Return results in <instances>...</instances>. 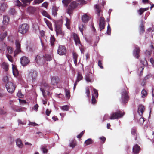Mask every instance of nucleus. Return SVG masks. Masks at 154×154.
Here are the masks:
<instances>
[{"label":"nucleus","mask_w":154,"mask_h":154,"mask_svg":"<svg viewBox=\"0 0 154 154\" xmlns=\"http://www.w3.org/2000/svg\"><path fill=\"white\" fill-rule=\"evenodd\" d=\"M17 95V96L20 98H22L23 97V95L22 94L21 92L20 91H18Z\"/></svg>","instance_id":"obj_57"},{"label":"nucleus","mask_w":154,"mask_h":154,"mask_svg":"<svg viewBox=\"0 0 154 154\" xmlns=\"http://www.w3.org/2000/svg\"><path fill=\"white\" fill-rule=\"evenodd\" d=\"M86 94L87 95V97H88L90 94V91L89 88L88 87L86 88Z\"/></svg>","instance_id":"obj_53"},{"label":"nucleus","mask_w":154,"mask_h":154,"mask_svg":"<svg viewBox=\"0 0 154 154\" xmlns=\"http://www.w3.org/2000/svg\"><path fill=\"white\" fill-rule=\"evenodd\" d=\"M93 91H94V94L95 95V96L97 97L98 96V93L97 90H96V89L94 88L93 89Z\"/></svg>","instance_id":"obj_60"},{"label":"nucleus","mask_w":154,"mask_h":154,"mask_svg":"<svg viewBox=\"0 0 154 154\" xmlns=\"http://www.w3.org/2000/svg\"><path fill=\"white\" fill-rule=\"evenodd\" d=\"M8 140L9 141L10 144H12L14 141V138L12 136H10L8 137Z\"/></svg>","instance_id":"obj_42"},{"label":"nucleus","mask_w":154,"mask_h":154,"mask_svg":"<svg viewBox=\"0 0 154 154\" xmlns=\"http://www.w3.org/2000/svg\"><path fill=\"white\" fill-rule=\"evenodd\" d=\"M65 92L66 97L68 99H69L70 97V92L68 90L65 89Z\"/></svg>","instance_id":"obj_36"},{"label":"nucleus","mask_w":154,"mask_h":154,"mask_svg":"<svg viewBox=\"0 0 154 154\" xmlns=\"http://www.w3.org/2000/svg\"><path fill=\"white\" fill-rule=\"evenodd\" d=\"M92 104H94L96 102V100L94 96L93 95H92Z\"/></svg>","instance_id":"obj_50"},{"label":"nucleus","mask_w":154,"mask_h":154,"mask_svg":"<svg viewBox=\"0 0 154 154\" xmlns=\"http://www.w3.org/2000/svg\"><path fill=\"white\" fill-rule=\"evenodd\" d=\"M7 50L8 51V53L9 54H11L13 53V50L12 48L11 47H8L7 48Z\"/></svg>","instance_id":"obj_44"},{"label":"nucleus","mask_w":154,"mask_h":154,"mask_svg":"<svg viewBox=\"0 0 154 154\" xmlns=\"http://www.w3.org/2000/svg\"><path fill=\"white\" fill-rule=\"evenodd\" d=\"M82 21L86 23L89 20V17L86 14H85L82 16Z\"/></svg>","instance_id":"obj_20"},{"label":"nucleus","mask_w":154,"mask_h":154,"mask_svg":"<svg viewBox=\"0 0 154 154\" xmlns=\"http://www.w3.org/2000/svg\"><path fill=\"white\" fill-rule=\"evenodd\" d=\"M98 66H100V67L101 68V69H103V66H102V63H101V61H100V60H99L98 61Z\"/></svg>","instance_id":"obj_64"},{"label":"nucleus","mask_w":154,"mask_h":154,"mask_svg":"<svg viewBox=\"0 0 154 154\" xmlns=\"http://www.w3.org/2000/svg\"><path fill=\"white\" fill-rule=\"evenodd\" d=\"M33 0H21V2L23 3L22 4L19 0H16L15 1V5L18 7H24L26 5H28L30 3V2Z\"/></svg>","instance_id":"obj_4"},{"label":"nucleus","mask_w":154,"mask_h":154,"mask_svg":"<svg viewBox=\"0 0 154 154\" xmlns=\"http://www.w3.org/2000/svg\"><path fill=\"white\" fill-rule=\"evenodd\" d=\"M55 30L57 35L59 34L62 35L63 34L62 31L60 26L58 25H57L55 26Z\"/></svg>","instance_id":"obj_17"},{"label":"nucleus","mask_w":154,"mask_h":154,"mask_svg":"<svg viewBox=\"0 0 154 154\" xmlns=\"http://www.w3.org/2000/svg\"><path fill=\"white\" fill-rule=\"evenodd\" d=\"M124 114V113L121 111L113 112L111 114L110 119L111 120L115 119L121 118Z\"/></svg>","instance_id":"obj_2"},{"label":"nucleus","mask_w":154,"mask_h":154,"mask_svg":"<svg viewBox=\"0 0 154 154\" xmlns=\"http://www.w3.org/2000/svg\"><path fill=\"white\" fill-rule=\"evenodd\" d=\"M38 104H36L32 108L33 110H35L36 112L38 110Z\"/></svg>","instance_id":"obj_56"},{"label":"nucleus","mask_w":154,"mask_h":154,"mask_svg":"<svg viewBox=\"0 0 154 154\" xmlns=\"http://www.w3.org/2000/svg\"><path fill=\"white\" fill-rule=\"evenodd\" d=\"M133 152L135 154H138L140 150V148L137 144L135 145L133 147Z\"/></svg>","instance_id":"obj_18"},{"label":"nucleus","mask_w":154,"mask_h":154,"mask_svg":"<svg viewBox=\"0 0 154 154\" xmlns=\"http://www.w3.org/2000/svg\"><path fill=\"white\" fill-rule=\"evenodd\" d=\"M85 143L87 145H88L90 144H91L92 143V140L91 139H88L86 140L85 141Z\"/></svg>","instance_id":"obj_41"},{"label":"nucleus","mask_w":154,"mask_h":154,"mask_svg":"<svg viewBox=\"0 0 154 154\" xmlns=\"http://www.w3.org/2000/svg\"><path fill=\"white\" fill-rule=\"evenodd\" d=\"M95 8L97 11V13L98 16H100V13L101 11L100 7L98 5H96Z\"/></svg>","instance_id":"obj_28"},{"label":"nucleus","mask_w":154,"mask_h":154,"mask_svg":"<svg viewBox=\"0 0 154 154\" xmlns=\"http://www.w3.org/2000/svg\"><path fill=\"white\" fill-rule=\"evenodd\" d=\"M48 5V3L45 2L42 4V7H44L45 8H47Z\"/></svg>","instance_id":"obj_59"},{"label":"nucleus","mask_w":154,"mask_h":154,"mask_svg":"<svg viewBox=\"0 0 154 154\" xmlns=\"http://www.w3.org/2000/svg\"><path fill=\"white\" fill-rule=\"evenodd\" d=\"M44 20L49 28L51 30H52L53 29L52 27L51 23L47 20L46 18H44Z\"/></svg>","instance_id":"obj_23"},{"label":"nucleus","mask_w":154,"mask_h":154,"mask_svg":"<svg viewBox=\"0 0 154 154\" xmlns=\"http://www.w3.org/2000/svg\"><path fill=\"white\" fill-rule=\"evenodd\" d=\"M79 28L80 32L83 34V30L85 28L84 25H83V24H80L79 26Z\"/></svg>","instance_id":"obj_39"},{"label":"nucleus","mask_w":154,"mask_h":154,"mask_svg":"<svg viewBox=\"0 0 154 154\" xmlns=\"http://www.w3.org/2000/svg\"><path fill=\"white\" fill-rule=\"evenodd\" d=\"M149 8H141L138 10V12L140 15H141L145 11L148 10Z\"/></svg>","instance_id":"obj_24"},{"label":"nucleus","mask_w":154,"mask_h":154,"mask_svg":"<svg viewBox=\"0 0 154 154\" xmlns=\"http://www.w3.org/2000/svg\"><path fill=\"white\" fill-rule=\"evenodd\" d=\"M66 23L65 24V25L67 28H69V25L70 23V20L69 19L67 18H66Z\"/></svg>","instance_id":"obj_40"},{"label":"nucleus","mask_w":154,"mask_h":154,"mask_svg":"<svg viewBox=\"0 0 154 154\" xmlns=\"http://www.w3.org/2000/svg\"><path fill=\"white\" fill-rule=\"evenodd\" d=\"M58 11L57 8L54 6L52 7V14L54 16H56L57 14V11Z\"/></svg>","instance_id":"obj_22"},{"label":"nucleus","mask_w":154,"mask_h":154,"mask_svg":"<svg viewBox=\"0 0 154 154\" xmlns=\"http://www.w3.org/2000/svg\"><path fill=\"white\" fill-rule=\"evenodd\" d=\"M141 97L142 98H144L146 97L147 94V92L146 90L144 89H143L141 91Z\"/></svg>","instance_id":"obj_31"},{"label":"nucleus","mask_w":154,"mask_h":154,"mask_svg":"<svg viewBox=\"0 0 154 154\" xmlns=\"http://www.w3.org/2000/svg\"><path fill=\"white\" fill-rule=\"evenodd\" d=\"M144 119L142 117H141L139 120V123L141 124H143L144 122Z\"/></svg>","instance_id":"obj_51"},{"label":"nucleus","mask_w":154,"mask_h":154,"mask_svg":"<svg viewBox=\"0 0 154 154\" xmlns=\"http://www.w3.org/2000/svg\"><path fill=\"white\" fill-rule=\"evenodd\" d=\"M143 27V24H142L140 27V34L143 33L144 31V29Z\"/></svg>","instance_id":"obj_46"},{"label":"nucleus","mask_w":154,"mask_h":154,"mask_svg":"<svg viewBox=\"0 0 154 154\" xmlns=\"http://www.w3.org/2000/svg\"><path fill=\"white\" fill-rule=\"evenodd\" d=\"M9 12L12 15H14L15 13V10L14 8L11 9L10 10Z\"/></svg>","instance_id":"obj_49"},{"label":"nucleus","mask_w":154,"mask_h":154,"mask_svg":"<svg viewBox=\"0 0 154 154\" xmlns=\"http://www.w3.org/2000/svg\"><path fill=\"white\" fill-rule=\"evenodd\" d=\"M10 19L9 17L7 15H4L3 16V23L4 24L7 25L9 23Z\"/></svg>","instance_id":"obj_15"},{"label":"nucleus","mask_w":154,"mask_h":154,"mask_svg":"<svg viewBox=\"0 0 154 154\" xmlns=\"http://www.w3.org/2000/svg\"><path fill=\"white\" fill-rule=\"evenodd\" d=\"M76 145V142L75 140H73L70 143L69 145L70 147L74 148Z\"/></svg>","instance_id":"obj_35"},{"label":"nucleus","mask_w":154,"mask_h":154,"mask_svg":"<svg viewBox=\"0 0 154 154\" xmlns=\"http://www.w3.org/2000/svg\"><path fill=\"white\" fill-rule=\"evenodd\" d=\"M61 108L63 110L68 111L69 110V106L67 105H65L62 106Z\"/></svg>","instance_id":"obj_43"},{"label":"nucleus","mask_w":154,"mask_h":154,"mask_svg":"<svg viewBox=\"0 0 154 154\" xmlns=\"http://www.w3.org/2000/svg\"><path fill=\"white\" fill-rule=\"evenodd\" d=\"M131 134L133 135H136V130L134 129H132L131 131Z\"/></svg>","instance_id":"obj_55"},{"label":"nucleus","mask_w":154,"mask_h":154,"mask_svg":"<svg viewBox=\"0 0 154 154\" xmlns=\"http://www.w3.org/2000/svg\"><path fill=\"white\" fill-rule=\"evenodd\" d=\"M140 50L139 48L136 47L133 51V55L137 58H138L139 57Z\"/></svg>","instance_id":"obj_14"},{"label":"nucleus","mask_w":154,"mask_h":154,"mask_svg":"<svg viewBox=\"0 0 154 154\" xmlns=\"http://www.w3.org/2000/svg\"><path fill=\"white\" fill-rule=\"evenodd\" d=\"M29 26L26 24H23L19 27V32L22 34L26 33L28 31Z\"/></svg>","instance_id":"obj_5"},{"label":"nucleus","mask_w":154,"mask_h":154,"mask_svg":"<svg viewBox=\"0 0 154 154\" xmlns=\"http://www.w3.org/2000/svg\"><path fill=\"white\" fill-rule=\"evenodd\" d=\"M37 76V72L35 70H31L28 73L27 78L29 80L33 81L35 80Z\"/></svg>","instance_id":"obj_6"},{"label":"nucleus","mask_w":154,"mask_h":154,"mask_svg":"<svg viewBox=\"0 0 154 154\" xmlns=\"http://www.w3.org/2000/svg\"><path fill=\"white\" fill-rule=\"evenodd\" d=\"M85 79L86 81L88 82H91V80L90 78L89 74H88L85 75Z\"/></svg>","instance_id":"obj_37"},{"label":"nucleus","mask_w":154,"mask_h":154,"mask_svg":"<svg viewBox=\"0 0 154 154\" xmlns=\"http://www.w3.org/2000/svg\"><path fill=\"white\" fill-rule=\"evenodd\" d=\"M2 68L5 69V71H7L8 69V65L5 63H3L2 64Z\"/></svg>","instance_id":"obj_30"},{"label":"nucleus","mask_w":154,"mask_h":154,"mask_svg":"<svg viewBox=\"0 0 154 154\" xmlns=\"http://www.w3.org/2000/svg\"><path fill=\"white\" fill-rule=\"evenodd\" d=\"M41 150L44 153H46L48 151L46 149L43 147H41Z\"/></svg>","instance_id":"obj_54"},{"label":"nucleus","mask_w":154,"mask_h":154,"mask_svg":"<svg viewBox=\"0 0 154 154\" xmlns=\"http://www.w3.org/2000/svg\"><path fill=\"white\" fill-rule=\"evenodd\" d=\"M55 39L54 36L51 35V37L50 39V42L51 46H53L54 45V42H55Z\"/></svg>","instance_id":"obj_33"},{"label":"nucleus","mask_w":154,"mask_h":154,"mask_svg":"<svg viewBox=\"0 0 154 154\" xmlns=\"http://www.w3.org/2000/svg\"><path fill=\"white\" fill-rule=\"evenodd\" d=\"M6 87L8 92L12 93L15 89V87L11 82H9L6 85Z\"/></svg>","instance_id":"obj_8"},{"label":"nucleus","mask_w":154,"mask_h":154,"mask_svg":"<svg viewBox=\"0 0 154 154\" xmlns=\"http://www.w3.org/2000/svg\"><path fill=\"white\" fill-rule=\"evenodd\" d=\"M12 68H13V72L14 75L15 76H17L18 74V72H17V70L16 69H14L13 66Z\"/></svg>","instance_id":"obj_48"},{"label":"nucleus","mask_w":154,"mask_h":154,"mask_svg":"<svg viewBox=\"0 0 154 154\" xmlns=\"http://www.w3.org/2000/svg\"><path fill=\"white\" fill-rule=\"evenodd\" d=\"M73 57L74 60L77 59V55L75 53H73Z\"/></svg>","instance_id":"obj_58"},{"label":"nucleus","mask_w":154,"mask_h":154,"mask_svg":"<svg viewBox=\"0 0 154 154\" xmlns=\"http://www.w3.org/2000/svg\"><path fill=\"white\" fill-rule=\"evenodd\" d=\"M42 15L45 16L49 19H51L50 16L48 14L47 12L45 11H42Z\"/></svg>","instance_id":"obj_32"},{"label":"nucleus","mask_w":154,"mask_h":154,"mask_svg":"<svg viewBox=\"0 0 154 154\" xmlns=\"http://www.w3.org/2000/svg\"><path fill=\"white\" fill-rule=\"evenodd\" d=\"M145 109V108L143 105H140L138 106L137 112L140 116H141L142 115Z\"/></svg>","instance_id":"obj_13"},{"label":"nucleus","mask_w":154,"mask_h":154,"mask_svg":"<svg viewBox=\"0 0 154 154\" xmlns=\"http://www.w3.org/2000/svg\"><path fill=\"white\" fill-rule=\"evenodd\" d=\"M29 60L26 57H23L20 59L21 64L23 66L27 65L29 63Z\"/></svg>","instance_id":"obj_10"},{"label":"nucleus","mask_w":154,"mask_h":154,"mask_svg":"<svg viewBox=\"0 0 154 154\" xmlns=\"http://www.w3.org/2000/svg\"><path fill=\"white\" fill-rule=\"evenodd\" d=\"M105 22L104 18L102 17H100L99 20V26L100 30L101 31L105 27Z\"/></svg>","instance_id":"obj_11"},{"label":"nucleus","mask_w":154,"mask_h":154,"mask_svg":"<svg viewBox=\"0 0 154 154\" xmlns=\"http://www.w3.org/2000/svg\"><path fill=\"white\" fill-rule=\"evenodd\" d=\"M82 78L83 77L81 74L80 72H78L76 80L79 82L82 79Z\"/></svg>","instance_id":"obj_34"},{"label":"nucleus","mask_w":154,"mask_h":154,"mask_svg":"<svg viewBox=\"0 0 154 154\" xmlns=\"http://www.w3.org/2000/svg\"><path fill=\"white\" fill-rule=\"evenodd\" d=\"M51 111H49V109H47L46 111V114L48 116H49L51 113Z\"/></svg>","instance_id":"obj_63"},{"label":"nucleus","mask_w":154,"mask_h":154,"mask_svg":"<svg viewBox=\"0 0 154 154\" xmlns=\"http://www.w3.org/2000/svg\"><path fill=\"white\" fill-rule=\"evenodd\" d=\"M74 40L76 44H80V41L77 35L75 34L73 35Z\"/></svg>","instance_id":"obj_26"},{"label":"nucleus","mask_w":154,"mask_h":154,"mask_svg":"<svg viewBox=\"0 0 154 154\" xmlns=\"http://www.w3.org/2000/svg\"><path fill=\"white\" fill-rule=\"evenodd\" d=\"M77 2L75 1L71 2L69 5L66 10L67 13L69 15L72 13L73 10L75 8L78 4H83L85 3L84 0H77Z\"/></svg>","instance_id":"obj_1"},{"label":"nucleus","mask_w":154,"mask_h":154,"mask_svg":"<svg viewBox=\"0 0 154 154\" xmlns=\"http://www.w3.org/2000/svg\"><path fill=\"white\" fill-rule=\"evenodd\" d=\"M40 90L42 93L43 97L45 98L47 95H49L50 94V93L49 91H45V90L42 88H40Z\"/></svg>","instance_id":"obj_21"},{"label":"nucleus","mask_w":154,"mask_h":154,"mask_svg":"<svg viewBox=\"0 0 154 154\" xmlns=\"http://www.w3.org/2000/svg\"><path fill=\"white\" fill-rule=\"evenodd\" d=\"M84 134V132L83 131L79 135H78L77 136V137L79 138H80Z\"/></svg>","instance_id":"obj_61"},{"label":"nucleus","mask_w":154,"mask_h":154,"mask_svg":"<svg viewBox=\"0 0 154 154\" xmlns=\"http://www.w3.org/2000/svg\"><path fill=\"white\" fill-rule=\"evenodd\" d=\"M57 53L58 54L61 55L66 54V48L63 46H59L57 50Z\"/></svg>","instance_id":"obj_9"},{"label":"nucleus","mask_w":154,"mask_h":154,"mask_svg":"<svg viewBox=\"0 0 154 154\" xmlns=\"http://www.w3.org/2000/svg\"><path fill=\"white\" fill-rule=\"evenodd\" d=\"M19 124L24 125L26 123V122L25 121H22L20 119H18V120Z\"/></svg>","instance_id":"obj_52"},{"label":"nucleus","mask_w":154,"mask_h":154,"mask_svg":"<svg viewBox=\"0 0 154 154\" xmlns=\"http://www.w3.org/2000/svg\"><path fill=\"white\" fill-rule=\"evenodd\" d=\"M35 60L36 63L38 64H41L43 63V61L44 60V56L42 57L38 55L36 58Z\"/></svg>","instance_id":"obj_12"},{"label":"nucleus","mask_w":154,"mask_h":154,"mask_svg":"<svg viewBox=\"0 0 154 154\" xmlns=\"http://www.w3.org/2000/svg\"><path fill=\"white\" fill-rule=\"evenodd\" d=\"M44 0H35L33 3V4H39L42 3Z\"/></svg>","instance_id":"obj_45"},{"label":"nucleus","mask_w":154,"mask_h":154,"mask_svg":"<svg viewBox=\"0 0 154 154\" xmlns=\"http://www.w3.org/2000/svg\"><path fill=\"white\" fill-rule=\"evenodd\" d=\"M59 79L57 77H53L51 80V84L52 85H55L57 84L59 81Z\"/></svg>","instance_id":"obj_16"},{"label":"nucleus","mask_w":154,"mask_h":154,"mask_svg":"<svg viewBox=\"0 0 154 154\" xmlns=\"http://www.w3.org/2000/svg\"><path fill=\"white\" fill-rule=\"evenodd\" d=\"M7 8V5L5 3L0 4V10L2 11L5 10Z\"/></svg>","instance_id":"obj_27"},{"label":"nucleus","mask_w":154,"mask_h":154,"mask_svg":"<svg viewBox=\"0 0 154 154\" xmlns=\"http://www.w3.org/2000/svg\"><path fill=\"white\" fill-rule=\"evenodd\" d=\"M16 143L17 146L20 148H22L23 146V144L22 143L21 140L20 139H17L16 140Z\"/></svg>","instance_id":"obj_19"},{"label":"nucleus","mask_w":154,"mask_h":154,"mask_svg":"<svg viewBox=\"0 0 154 154\" xmlns=\"http://www.w3.org/2000/svg\"><path fill=\"white\" fill-rule=\"evenodd\" d=\"M15 44L16 49L14 52V57H15L18 54L22 52L21 50V45L19 40H16Z\"/></svg>","instance_id":"obj_7"},{"label":"nucleus","mask_w":154,"mask_h":154,"mask_svg":"<svg viewBox=\"0 0 154 154\" xmlns=\"http://www.w3.org/2000/svg\"><path fill=\"white\" fill-rule=\"evenodd\" d=\"M129 97L126 90L124 89L121 92V101L123 103H127Z\"/></svg>","instance_id":"obj_3"},{"label":"nucleus","mask_w":154,"mask_h":154,"mask_svg":"<svg viewBox=\"0 0 154 154\" xmlns=\"http://www.w3.org/2000/svg\"><path fill=\"white\" fill-rule=\"evenodd\" d=\"M7 33L6 32H3L1 33L0 35V39L1 40H3L7 36Z\"/></svg>","instance_id":"obj_25"},{"label":"nucleus","mask_w":154,"mask_h":154,"mask_svg":"<svg viewBox=\"0 0 154 154\" xmlns=\"http://www.w3.org/2000/svg\"><path fill=\"white\" fill-rule=\"evenodd\" d=\"M3 80L4 82H7L8 81V78L7 76H5L3 78Z\"/></svg>","instance_id":"obj_62"},{"label":"nucleus","mask_w":154,"mask_h":154,"mask_svg":"<svg viewBox=\"0 0 154 154\" xmlns=\"http://www.w3.org/2000/svg\"><path fill=\"white\" fill-rule=\"evenodd\" d=\"M52 57L51 56L49 55H46L44 57V60H45L47 61H50L51 60Z\"/></svg>","instance_id":"obj_38"},{"label":"nucleus","mask_w":154,"mask_h":154,"mask_svg":"<svg viewBox=\"0 0 154 154\" xmlns=\"http://www.w3.org/2000/svg\"><path fill=\"white\" fill-rule=\"evenodd\" d=\"M71 1V0H63L62 2L64 6L67 7Z\"/></svg>","instance_id":"obj_29"},{"label":"nucleus","mask_w":154,"mask_h":154,"mask_svg":"<svg viewBox=\"0 0 154 154\" xmlns=\"http://www.w3.org/2000/svg\"><path fill=\"white\" fill-rule=\"evenodd\" d=\"M6 56L8 60L11 62H13V59L11 56L8 54H6Z\"/></svg>","instance_id":"obj_47"}]
</instances>
